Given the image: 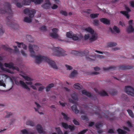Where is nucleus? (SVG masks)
<instances>
[{"label":"nucleus","mask_w":134,"mask_h":134,"mask_svg":"<svg viewBox=\"0 0 134 134\" xmlns=\"http://www.w3.org/2000/svg\"><path fill=\"white\" fill-rule=\"evenodd\" d=\"M4 5L0 3V13L1 14H7L9 15L6 18L7 24L11 27L14 25L12 23L13 13L11 9V5L10 4L7 2H4Z\"/></svg>","instance_id":"f257e3e1"},{"label":"nucleus","mask_w":134,"mask_h":134,"mask_svg":"<svg viewBox=\"0 0 134 134\" xmlns=\"http://www.w3.org/2000/svg\"><path fill=\"white\" fill-rule=\"evenodd\" d=\"M30 56L32 57H34L35 58L36 62L37 63H39L42 61L46 62L53 68L57 69V67L55 62L50 60L47 57L42 56L40 54L36 55L35 54V56L33 57L32 55Z\"/></svg>","instance_id":"f03ea898"},{"label":"nucleus","mask_w":134,"mask_h":134,"mask_svg":"<svg viewBox=\"0 0 134 134\" xmlns=\"http://www.w3.org/2000/svg\"><path fill=\"white\" fill-rule=\"evenodd\" d=\"M71 53L77 56H85L86 59L88 61H92L93 60H94V59H93L91 58H94V56L92 55H87L89 53L88 51L87 50L83 51H73L71 52Z\"/></svg>","instance_id":"7ed1b4c3"},{"label":"nucleus","mask_w":134,"mask_h":134,"mask_svg":"<svg viewBox=\"0 0 134 134\" xmlns=\"http://www.w3.org/2000/svg\"><path fill=\"white\" fill-rule=\"evenodd\" d=\"M53 55L57 57L63 56L66 55L65 52L62 49L58 47H54L52 48Z\"/></svg>","instance_id":"20e7f679"},{"label":"nucleus","mask_w":134,"mask_h":134,"mask_svg":"<svg viewBox=\"0 0 134 134\" xmlns=\"http://www.w3.org/2000/svg\"><path fill=\"white\" fill-rule=\"evenodd\" d=\"M29 48L30 53V55H32L33 57L34 56L35 54V53L33 49L35 51H37L39 49V47L37 46L30 44L29 45Z\"/></svg>","instance_id":"39448f33"},{"label":"nucleus","mask_w":134,"mask_h":134,"mask_svg":"<svg viewBox=\"0 0 134 134\" xmlns=\"http://www.w3.org/2000/svg\"><path fill=\"white\" fill-rule=\"evenodd\" d=\"M125 91L128 95L134 97V88L130 86L125 87Z\"/></svg>","instance_id":"423d86ee"},{"label":"nucleus","mask_w":134,"mask_h":134,"mask_svg":"<svg viewBox=\"0 0 134 134\" xmlns=\"http://www.w3.org/2000/svg\"><path fill=\"white\" fill-rule=\"evenodd\" d=\"M36 10L35 9L30 10L29 9L26 8L24 10V12L25 14H28L29 17L32 18L34 16L36 13Z\"/></svg>","instance_id":"0eeeda50"},{"label":"nucleus","mask_w":134,"mask_h":134,"mask_svg":"<svg viewBox=\"0 0 134 134\" xmlns=\"http://www.w3.org/2000/svg\"><path fill=\"white\" fill-rule=\"evenodd\" d=\"M4 65L5 67L8 68L13 70H16L18 71L19 70V68L17 66H14V64L12 62H10L9 63H5Z\"/></svg>","instance_id":"6e6552de"},{"label":"nucleus","mask_w":134,"mask_h":134,"mask_svg":"<svg viewBox=\"0 0 134 134\" xmlns=\"http://www.w3.org/2000/svg\"><path fill=\"white\" fill-rule=\"evenodd\" d=\"M58 30L57 29L54 28L52 29L53 32L50 34V36L54 38H56L59 37V36L57 33L58 32Z\"/></svg>","instance_id":"1a4fd4ad"},{"label":"nucleus","mask_w":134,"mask_h":134,"mask_svg":"<svg viewBox=\"0 0 134 134\" xmlns=\"http://www.w3.org/2000/svg\"><path fill=\"white\" fill-rule=\"evenodd\" d=\"M95 127L97 130V132L99 134H101L103 132V131L100 130L99 129L100 128L102 127L103 126V124L100 122H98L95 125Z\"/></svg>","instance_id":"9d476101"},{"label":"nucleus","mask_w":134,"mask_h":134,"mask_svg":"<svg viewBox=\"0 0 134 134\" xmlns=\"http://www.w3.org/2000/svg\"><path fill=\"white\" fill-rule=\"evenodd\" d=\"M81 92L83 94L86 95L88 97L91 98L92 100H95L96 98V97L95 95L94 96L96 97V98H94L93 96L91 94L90 92H88L85 90H82Z\"/></svg>","instance_id":"9b49d317"},{"label":"nucleus","mask_w":134,"mask_h":134,"mask_svg":"<svg viewBox=\"0 0 134 134\" xmlns=\"http://www.w3.org/2000/svg\"><path fill=\"white\" fill-rule=\"evenodd\" d=\"M133 68V67L131 65H121L119 66L118 69L119 70H126L131 69Z\"/></svg>","instance_id":"f8f14e48"},{"label":"nucleus","mask_w":134,"mask_h":134,"mask_svg":"<svg viewBox=\"0 0 134 134\" xmlns=\"http://www.w3.org/2000/svg\"><path fill=\"white\" fill-rule=\"evenodd\" d=\"M0 68L2 70V71H6L7 72H8L9 73L13 74L14 73V72L10 70L9 69H7V68H4L3 67V65L0 62Z\"/></svg>","instance_id":"ddd939ff"},{"label":"nucleus","mask_w":134,"mask_h":134,"mask_svg":"<svg viewBox=\"0 0 134 134\" xmlns=\"http://www.w3.org/2000/svg\"><path fill=\"white\" fill-rule=\"evenodd\" d=\"M100 20L101 22L104 24L106 25H109L110 24V21L109 20L105 18H101L100 19Z\"/></svg>","instance_id":"4468645a"},{"label":"nucleus","mask_w":134,"mask_h":134,"mask_svg":"<svg viewBox=\"0 0 134 134\" xmlns=\"http://www.w3.org/2000/svg\"><path fill=\"white\" fill-rule=\"evenodd\" d=\"M36 128L39 133H43L44 131L41 125L39 124L37 125L36 126Z\"/></svg>","instance_id":"2eb2a0df"},{"label":"nucleus","mask_w":134,"mask_h":134,"mask_svg":"<svg viewBox=\"0 0 134 134\" xmlns=\"http://www.w3.org/2000/svg\"><path fill=\"white\" fill-rule=\"evenodd\" d=\"M19 83L24 88L26 89L29 91H30V89L24 82L20 80L19 81Z\"/></svg>","instance_id":"dca6fc26"},{"label":"nucleus","mask_w":134,"mask_h":134,"mask_svg":"<svg viewBox=\"0 0 134 134\" xmlns=\"http://www.w3.org/2000/svg\"><path fill=\"white\" fill-rule=\"evenodd\" d=\"M72 111L76 114H78L79 112L77 106L75 105H74L72 106Z\"/></svg>","instance_id":"f3484780"},{"label":"nucleus","mask_w":134,"mask_h":134,"mask_svg":"<svg viewBox=\"0 0 134 134\" xmlns=\"http://www.w3.org/2000/svg\"><path fill=\"white\" fill-rule=\"evenodd\" d=\"M15 42L18 44V47L19 48L21 47V45H22V47L24 49H26L27 48V46L24 44H23V43H19L18 42Z\"/></svg>","instance_id":"a211bd4d"},{"label":"nucleus","mask_w":134,"mask_h":134,"mask_svg":"<svg viewBox=\"0 0 134 134\" xmlns=\"http://www.w3.org/2000/svg\"><path fill=\"white\" fill-rule=\"evenodd\" d=\"M91 34L92 35L91 37L90 38V41L92 42L96 40L97 38V35L95 34H94V33L93 34Z\"/></svg>","instance_id":"6ab92c4d"},{"label":"nucleus","mask_w":134,"mask_h":134,"mask_svg":"<svg viewBox=\"0 0 134 134\" xmlns=\"http://www.w3.org/2000/svg\"><path fill=\"white\" fill-rule=\"evenodd\" d=\"M133 26L131 25H129L126 29V31L128 33L133 32Z\"/></svg>","instance_id":"aec40b11"},{"label":"nucleus","mask_w":134,"mask_h":134,"mask_svg":"<svg viewBox=\"0 0 134 134\" xmlns=\"http://www.w3.org/2000/svg\"><path fill=\"white\" fill-rule=\"evenodd\" d=\"M85 30L86 31L90 33L91 34H93L94 33V30L91 28L89 27L86 28L85 29Z\"/></svg>","instance_id":"412c9836"},{"label":"nucleus","mask_w":134,"mask_h":134,"mask_svg":"<svg viewBox=\"0 0 134 134\" xmlns=\"http://www.w3.org/2000/svg\"><path fill=\"white\" fill-rule=\"evenodd\" d=\"M117 131L118 134H126L127 133L126 131L120 128L118 129Z\"/></svg>","instance_id":"4be33fe9"},{"label":"nucleus","mask_w":134,"mask_h":134,"mask_svg":"<svg viewBox=\"0 0 134 134\" xmlns=\"http://www.w3.org/2000/svg\"><path fill=\"white\" fill-rule=\"evenodd\" d=\"M103 69L104 70H108L110 69L115 70L116 69V67L115 66H110L107 68L103 67Z\"/></svg>","instance_id":"5701e85b"},{"label":"nucleus","mask_w":134,"mask_h":134,"mask_svg":"<svg viewBox=\"0 0 134 134\" xmlns=\"http://www.w3.org/2000/svg\"><path fill=\"white\" fill-rule=\"evenodd\" d=\"M77 74V71L74 70L71 73L70 75V77L72 78L73 77H75Z\"/></svg>","instance_id":"b1692460"},{"label":"nucleus","mask_w":134,"mask_h":134,"mask_svg":"<svg viewBox=\"0 0 134 134\" xmlns=\"http://www.w3.org/2000/svg\"><path fill=\"white\" fill-rule=\"evenodd\" d=\"M31 1L36 4H40L43 2V0H31Z\"/></svg>","instance_id":"393cba45"},{"label":"nucleus","mask_w":134,"mask_h":134,"mask_svg":"<svg viewBox=\"0 0 134 134\" xmlns=\"http://www.w3.org/2000/svg\"><path fill=\"white\" fill-rule=\"evenodd\" d=\"M99 94L102 96H108L107 93L104 91H102L99 92Z\"/></svg>","instance_id":"a878e982"},{"label":"nucleus","mask_w":134,"mask_h":134,"mask_svg":"<svg viewBox=\"0 0 134 134\" xmlns=\"http://www.w3.org/2000/svg\"><path fill=\"white\" fill-rule=\"evenodd\" d=\"M117 45L116 43L115 42H110L108 43L107 45V46L108 47H112L115 46Z\"/></svg>","instance_id":"bb28decb"},{"label":"nucleus","mask_w":134,"mask_h":134,"mask_svg":"<svg viewBox=\"0 0 134 134\" xmlns=\"http://www.w3.org/2000/svg\"><path fill=\"white\" fill-rule=\"evenodd\" d=\"M31 2V0H24L23 1V4L25 5H29L30 4Z\"/></svg>","instance_id":"cd10ccee"},{"label":"nucleus","mask_w":134,"mask_h":134,"mask_svg":"<svg viewBox=\"0 0 134 134\" xmlns=\"http://www.w3.org/2000/svg\"><path fill=\"white\" fill-rule=\"evenodd\" d=\"M26 125L30 126H35V123L29 120L27 121L26 122Z\"/></svg>","instance_id":"c85d7f7f"},{"label":"nucleus","mask_w":134,"mask_h":134,"mask_svg":"<svg viewBox=\"0 0 134 134\" xmlns=\"http://www.w3.org/2000/svg\"><path fill=\"white\" fill-rule=\"evenodd\" d=\"M55 129L57 131V132L58 134H63V132L62 131L60 130V127H56L55 128ZM52 134H57L55 133H53Z\"/></svg>","instance_id":"c756f323"},{"label":"nucleus","mask_w":134,"mask_h":134,"mask_svg":"<svg viewBox=\"0 0 134 134\" xmlns=\"http://www.w3.org/2000/svg\"><path fill=\"white\" fill-rule=\"evenodd\" d=\"M3 47L4 49L9 52L12 53L13 52V49L6 46H4Z\"/></svg>","instance_id":"7c9ffc66"},{"label":"nucleus","mask_w":134,"mask_h":134,"mask_svg":"<svg viewBox=\"0 0 134 134\" xmlns=\"http://www.w3.org/2000/svg\"><path fill=\"white\" fill-rule=\"evenodd\" d=\"M99 15V14L93 13L90 14V16L91 18L94 19L97 18Z\"/></svg>","instance_id":"2f4dec72"},{"label":"nucleus","mask_w":134,"mask_h":134,"mask_svg":"<svg viewBox=\"0 0 134 134\" xmlns=\"http://www.w3.org/2000/svg\"><path fill=\"white\" fill-rule=\"evenodd\" d=\"M62 126L66 129H67L69 128V125H68L67 123L64 122H62L61 123Z\"/></svg>","instance_id":"473e14b6"},{"label":"nucleus","mask_w":134,"mask_h":134,"mask_svg":"<svg viewBox=\"0 0 134 134\" xmlns=\"http://www.w3.org/2000/svg\"><path fill=\"white\" fill-rule=\"evenodd\" d=\"M61 114L63 116V118L64 120L67 121L69 120V118L68 117L67 115L63 112H62Z\"/></svg>","instance_id":"72a5a7b5"},{"label":"nucleus","mask_w":134,"mask_h":134,"mask_svg":"<svg viewBox=\"0 0 134 134\" xmlns=\"http://www.w3.org/2000/svg\"><path fill=\"white\" fill-rule=\"evenodd\" d=\"M24 21V22L27 23H30L32 21L31 19L27 17H25Z\"/></svg>","instance_id":"f704fd0d"},{"label":"nucleus","mask_w":134,"mask_h":134,"mask_svg":"<svg viewBox=\"0 0 134 134\" xmlns=\"http://www.w3.org/2000/svg\"><path fill=\"white\" fill-rule=\"evenodd\" d=\"M72 98L75 100H78V98L77 97V95L75 93H74L71 95Z\"/></svg>","instance_id":"c9c22d12"},{"label":"nucleus","mask_w":134,"mask_h":134,"mask_svg":"<svg viewBox=\"0 0 134 134\" xmlns=\"http://www.w3.org/2000/svg\"><path fill=\"white\" fill-rule=\"evenodd\" d=\"M26 37L28 40L30 42H32L33 41V39L32 38L31 36L29 35H27Z\"/></svg>","instance_id":"e433bc0d"},{"label":"nucleus","mask_w":134,"mask_h":134,"mask_svg":"<svg viewBox=\"0 0 134 134\" xmlns=\"http://www.w3.org/2000/svg\"><path fill=\"white\" fill-rule=\"evenodd\" d=\"M79 84L78 83H76L73 86L74 87L75 89L80 90L81 89V87L79 86Z\"/></svg>","instance_id":"4c0bfd02"},{"label":"nucleus","mask_w":134,"mask_h":134,"mask_svg":"<svg viewBox=\"0 0 134 134\" xmlns=\"http://www.w3.org/2000/svg\"><path fill=\"white\" fill-rule=\"evenodd\" d=\"M113 30L117 33H119L120 32V30L119 28L116 26H114L113 28Z\"/></svg>","instance_id":"58836bf2"},{"label":"nucleus","mask_w":134,"mask_h":134,"mask_svg":"<svg viewBox=\"0 0 134 134\" xmlns=\"http://www.w3.org/2000/svg\"><path fill=\"white\" fill-rule=\"evenodd\" d=\"M73 34L72 31H70L67 32L66 35L67 37L71 38Z\"/></svg>","instance_id":"ea45409f"},{"label":"nucleus","mask_w":134,"mask_h":134,"mask_svg":"<svg viewBox=\"0 0 134 134\" xmlns=\"http://www.w3.org/2000/svg\"><path fill=\"white\" fill-rule=\"evenodd\" d=\"M71 38L73 40L76 41L79 39V38L77 35L73 34Z\"/></svg>","instance_id":"a19ab883"},{"label":"nucleus","mask_w":134,"mask_h":134,"mask_svg":"<svg viewBox=\"0 0 134 134\" xmlns=\"http://www.w3.org/2000/svg\"><path fill=\"white\" fill-rule=\"evenodd\" d=\"M51 5H48L47 4L44 3L42 5V7L46 9H49L50 8V6Z\"/></svg>","instance_id":"79ce46f5"},{"label":"nucleus","mask_w":134,"mask_h":134,"mask_svg":"<svg viewBox=\"0 0 134 134\" xmlns=\"http://www.w3.org/2000/svg\"><path fill=\"white\" fill-rule=\"evenodd\" d=\"M127 112L128 113L129 115L132 118L134 117V115L133 112L131 110L128 109L127 110Z\"/></svg>","instance_id":"37998d69"},{"label":"nucleus","mask_w":134,"mask_h":134,"mask_svg":"<svg viewBox=\"0 0 134 134\" xmlns=\"http://www.w3.org/2000/svg\"><path fill=\"white\" fill-rule=\"evenodd\" d=\"M22 76V77L25 79V80L30 81L32 80L31 79L27 76L24 75H23Z\"/></svg>","instance_id":"c03bdc74"},{"label":"nucleus","mask_w":134,"mask_h":134,"mask_svg":"<svg viewBox=\"0 0 134 134\" xmlns=\"http://www.w3.org/2000/svg\"><path fill=\"white\" fill-rule=\"evenodd\" d=\"M93 24L94 26H98L99 25V21L98 20H93Z\"/></svg>","instance_id":"a18cd8bd"},{"label":"nucleus","mask_w":134,"mask_h":134,"mask_svg":"<svg viewBox=\"0 0 134 134\" xmlns=\"http://www.w3.org/2000/svg\"><path fill=\"white\" fill-rule=\"evenodd\" d=\"M75 126L74 125L71 126L69 125L68 129H69L71 131H73L75 130Z\"/></svg>","instance_id":"49530a36"},{"label":"nucleus","mask_w":134,"mask_h":134,"mask_svg":"<svg viewBox=\"0 0 134 134\" xmlns=\"http://www.w3.org/2000/svg\"><path fill=\"white\" fill-rule=\"evenodd\" d=\"M81 118L83 120H85L87 121L89 120L88 118L86 115H82L81 116Z\"/></svg>","instance_id":"de8ad7c7"},{"label":"nucleus","mask_w":134,"mask_h":134,"mask_svg":"<svg viewBox=\"0 0 134 134\" xmlns=\"http://www.w3.org/2000/svg\"><path fill=\"white\" fill-rule=\"evenodd\" d=\"M60 14L65 16H67L68 14V13L66 12L63 10L60 11Z\"/></svg>","instance_id":"09e8293b"},{"label":"nucleus","mask_w":134,"mask_h":134,"mask_svg":"<svg viewBox=\"0 0 134 134\" xmlns=\"http://www.w3.org/2000/svg\"><path fill=\"white\" fill-rule=\"evenodd\" d=\"M4 32V31L2 28V25L0 24V35L3 34Z\"/></svg>","instance_id":"8fccbe9b"},{"label":"nucleus","mask_w":134,"mask_h":134,"mask_svg":"<svg viewBox=\"0 0 134 134\" xmlns=\"http://www.w3.org/2000/svg\"><path fill=\"white\" fill-rule=\"evenodd\" d=\"M72 122L74 123V124L76 125H80V123L79 122L76 120L75 119H74L72 121Z\"/></svg>","instance_id":"3c124183"},{"label":"nucleus","mask_w":134,"mask_h":134,"mask_svg":"<svg viewBox=\"0 0 134 134\" xmlns=\"http://www.w3.org/2000/svg\"><path fill=\"white\" fill-rule=\"evenodd\" d=\"M21 131L23 134H28L29 133L28 131L25 129L21 130Z\"/></svg>","instance_id":"603ef678"},{"label":"nucleus","mask_w":134,"mask_h":134,"mask_svg":"<svg viewBox=\"0 0 134 134\" xmlns=\"http://www.w3.org/2000/svg\"><path fill=\"white\" fill-rule=\"evenodd\" d=\"M88 131V130L87 129H84L79 132L78 134H84Z\"/></svg>","instance_id":"864d4df0"},{"label":"nucleus","mask_w":134,"mask_h":134,"mask_svg":"<svg viewBox=\"0 0 134 134\" xmlns=\"http://www.w3.org/2000/svg\"><path fill=\"white\" fill-rule=\"evenodd\" d=\"M90 37L89 34H87V35H85L84 36V40H86L88 39H90Z\"/></svg>","instance_id":"5fc2aeb1"},{"label":"nucleus","mask_w":134,"mask_h":134,"mask_svg":"<svg viewBox=\"0 0 134 134\" xmlns=\"http://www.w3.org/2000/svg\"><path fill=\"white\" fill-rule=\"evenodd\" d=\"M16 6L18 8H20L23 7L22 4L20 3L17 2L16 4Z\"/></svg>","instance_id":"6e6d98bb"},{"label":"nucleus","mask_w":134,"mask_h":134,"mask_svg":"<svg viewBox=\"0 0 134 134\" xmlns=\"http://www.w3.org/2000/svg\"><path fill=\"white\" fill-rule=\"evenodd\" d=\"M122 99L124 100H126L127 99V96L125 94H123L121 96Z\"/></svg>","instance_id":"4d7b16f0"},{"label":"nucleus","mask_w":134,"mask_h":134,"mask_svg":"<svg viewBox=\"0 0 134 134\" xmlns=\"http://www.w3.org/2000/svg\"><path fill=\"white\" fill-rule=\"evenodd\" d=\"M0 86L5 87L6 86L5 84L4 83L2 80H0Z\"/></svg>","instance_id":"13d9d810"},{"label":"nucleus","mask_w":134,"mask_h":134,"mask_svg":"<svg viewBox=\"0 0 134 134\" xmlns=\"http://www.w3.org/2000/svg\"><path fill=\"white\" fill-rule=\"evenodd\" d=\"M108 133H114L115 132L113 129H110L108 131Z\"/></svg>","instance_id":"bf43d9fd"},{"label":"nucleus","mask_w":134,"mask_h":134,"mask_svg":"<svg viewBox=\"0 0 134 134\" xmlns=\"http://www.w3.org/2000/svg\"><path fill=\"white\" fill-rule=\"evenodd\" d=\"M120 13L123 14L125 16L128 13L127 12H126V11H121Z\"/></svg>","instance_id":"052dcab7"},{"label":"nucleus","mask_w":134,"mask_h":134,"mask_svg":"<svg viewBox=\"0 0 134 134\" xmlns=\"http://www.w3.org/2000/svg\"><path fill=\"white\" fill-rule=\"evenodd\" d=\"M40 30L43 31H46V27L45 26H42L40 28Z\"/></svg>","instance_id":"680f3d73"},{"label":"nucleus","mask_w":134,"mask_h":134,"mask_svg":"<svg viewBox=\"0 0 134 134\" xmlns=\"http://www.w3.org/2000/svg\"><path fill=\"white\" fill-rule=\"evenodd\" d=\"M65 66L67 68V69L68 70H71L72 69L71 66L68 65H65Z\"/></svg>","instance_id":"e2e57ef3"},{"label":"nucleus","mask_w":134,"mask_h":134,"mask_svg":"<svg viewBox=\"0 0 134 134\" xmlns=\"http://www.w3.org/2000/svg\"><path fill=\"white\" fill-rule=\"evenodd\" d=\"M7 115L5 116V118H8L9 116L12 115V113L11 112L7 113Z\"/></svg>","instance_id":"0e129e2a"},{"label":"nucleus","mask_w":134,"mask_h":134,"mask_svg":"<svg viewBox=\"0 0 134 134\" xmlns=\"http://www.w3.org/2000/svg\"><path fill=\"white\" fill-rule=\"evenodd\" d=\"M58 6L55 4H54L53 6L51 8L52 9H56L57 8Z\"/></svg>","instance_id":"69168bd1"},{"label":"nucleus","mask_w":134,"mask_h":134,"mask_svg":"<svg viewBox=\"0 0 134 134\" xmlns=\"http://www.w3.org/2000/svg\"><path fill=\"white\" fill-rule=\"evenodd\" d=\"M94 124V122H91L89 123V126L92 127L93 126Z\"/></svg>","instance_id":"338daca9"},{"label":"nucleus","mask_w":134,"mask_h":134,"mask_svg":"<svg viewBox=\"0 0 134 134\" xmlns=\"http://www.w3.org/2000/svg\"><path fill=\"white\" fill-rule=\"evenodd\" d=\"M130 6L132 8H134V2L133 1H131L130 2Z\"/></svg>","instance_id":"774afa93"}]
</instances>
